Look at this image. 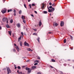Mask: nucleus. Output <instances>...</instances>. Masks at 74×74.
Listing matches in <instances>:
<instances>
[{
    "label": "nucleus",
    "instance_id": "13d9d810",
    "mask_svg": "<svg viewBox=\"0 0 74 74\" xmlns=\"http://www.w3.org/2000/svg\"><path fill=\"white\" fill-rule=\"evenodd\" d=\"M17 73H19V70L17 71Z\"/></svg>",
    "mask_w": 74,
    "mask_h": 74
},
{
    "label": "nucleus",
    "instance_id": "473e14b6",
    "mask_svg": "<svg viewBox=\"0 0 74 74\" xmlns=\"http://www.w3.org/2000/svg\"><path fill=\"white\" fill-rule=\"evenodd\" d=\"M6 23L7 24H8V18L7 19V20H6Z\"/></svg>",
    "mask_w": 74,
    "mask_h": 74
},
{
    "label": "nucleus",
    "instance_id": "774afa93",
    "mask_svg": "<svg viewBox=\"0 0 74 74\" xmlns=\"http://www.w3.org/2000/svg\"><path fill=\"white\" fill-rule=\"evenodd\" d=\"M73 62H74V60L73 61Z\"/></svg>",
    "mask_w": 74,
    "mask_h": 74
},
{
    "label": "nucleus",
    "instance_id": "39448f33",
    "mask_svg": "<svg viewBox=\"0 0 74 74\" xmlns=\"http://www.w3.org/2000/svg\"><path fill=\"white\" fill-rule=\"evenodd\" d=\"M24 44L25 46H27V47H29V44L26 42H24Z\"/></svg>",
    "mask_w": 74,
    "mask_h": 74
},
{
    "label": "nucleus",
    "instance_id": "c03bdc74",
    "mask_svg": "<svg viewBox=\"0 0 74 74\" xmlns=\"http://www.w3.org/2000/svg\"><path fill=\"white\" fill-rule=\"evenodd\" d=\"M34 12L35 14H37V12L36 11H34Z\"/></svg>",
    "mask_w": 74,
    "mask_h": 74
},
{
    "label": "nucleus",
    "instance_id": "052dcab7",
    "mask_svg": "<svg viewBox=\"0 0 74 74\" xmlns=\"http://www.w3.org/2000/svg\"><path fill=\"white\" fill-rule=\"evenodd\" d=\"M68 60V61H70V60Z\"/></svg>",
    "mask_w": 74,
    "mask_h": 74
},
{
    "label": "nucleus",
    "instance_id": "c85d7f7f",
    "mask_svg": "<svg viewBox=\"0 0 74 74\" xmlns=\"http://www.w3.org/2000/svg\"><path fill=\"white\" fill-rule=\"evenodd\" d=\"M17 69H21V67H20V66H18L17 67Z\"/></svg>",
    "mask_w": 74,
    "mask_h": 74
},
{
    "label": "nucleus",
    "instance_id": "393cba45",
    "mask_svg": "<svg viewBox=\"0 0 74 74\" xmlns=\"http://www.w3.org/2000/svg\"><path fill=\"white\" fill-rule=\"evenodd\" d=\"M43 13H44V14H47V12L46 11H44L43 12Z\"/></svg>",
    "mask_w": 74,
    "mask_h": 74
},
{
    "label": "nucleus",
    "instance_id": "7ed1b4c3",
    "mask_svg": "<svg viewBox=\"0 0 74 74\" xmlns=\"http://www.w3.org/2000/svg\"><path fill=\"white\" fill-rule=\"evenodd\" d=\"M14 46H15V48H16V50H17V51H19V48L18 47V46L16 45V44H14Z\"/></svg>",
    "mask_w": 74,
    "mask_h": 74
},
{
    "label": "nucleus",
    "instance_id": "4c0bfd02",
    "mask_svg": "<svg viewBox=\"0 0 74 74\" xmlns=\"http://www.w3.org/2000/svg\"><path fill=\"white\" fill-rule=\"evenodd\" d=\"M49 5H52V3L51 2H50L49 3Z\"/></svg>",
    "mask_w": 74,
    "mask_h": 74
},
{
    "label": "nucleus",
    "instance_id": "4d7b16f0",
    "mask_svg": "<svg viewBox=\"0 0 74 74\" xmlns=\"http://www.w3.org/2000/svg\"><path fill=\"white\" fill-rule=\"evenodd\" d=\"M49 34H51V32H49Z\"/></svg>",
    "mask_w": 74,
    "mask_h": 74
},
{
    "label": "nucleus",
    "instance_id": "603ef678",
    "mask_svg": "<svg viewBox=\"0 0 74 74\" xmlns=\"http://www.w3.org/2000/svg\"><path fill=\"white\" fill-rule=\"evenodd\" d=\"M28 2H30V0H28Z\"/></svg>",
    "mask_w": 74,
    "mask_h": 74
},
{
    "label": "nucleus",
    "instance_id": "680f3d73",
    "mask_svg": "<svg viewBox=\"0 0 74 74\" xmlns=\"http://www.w3.org/2000/svg\"><path fill=\"white\" fill-rule=\"evenodd\" d=\"M73 69H74V66H73Z\"/></svg>",
    "mask_w": 74,
    "mask_h": 74
},
{
    "label": "nucleus",
    "instance_id": "ea45409f",
    "mask_svg": "<svg viewBox=\"0 0 74 74\" xmlns=\"http://www.w3.org/2000/svg\"><path fill=\"white\" fill-rule=\"evenodd\" d=\"M36 34H37L36 33H34L33 34V35H36Z\"/></svg>",
    "mask_w": 74,
    "mask_h": 74
},
{
    "label": "nucleus",
    "instance_id": "338daca9",
    "mask_svg": "<svg viewBox=\"0 0 74 74\" xmlns=\"http://www.w3.org/2000/svg\"><path fill=\"white\" fill-rule=\"evenodd\" d=\"M52 5H53V4Z\"/></svg>",
    "mask_w": 74,
    "mask_h": 74
},
{
    "label": "nucleus",
    "instance_id": "79ce46f5",
    "mask_svg": "<svg viewBox=\"0 0 74 74\" xmlns=\"http://www.w3.org/2000/svg\"><path fill=\"white\" fill-rule=\"evenodd\" d=\"M16 10H14V11H13V12H14V13H15V11H16Z\"/></svg>",
    "mask_w": 74,
    "mask_h": 74
},
{
    "label": "nucleus",
    "instance_id": "a19ab883",
    "mask_svg": "<svg viewBox=\"0 0 74 74\" xmlns=\"http://www.w3.org/2000/svg\"><path fill=\"white\" fill-rule=\"evenodd\" d=\"M66 65H67V64H64V66H66Z\"/></svg>",
    "mask_w": 74,
    "mask_h": 74
},
{
    "label": "nucleus",
    "instance_id": "37998d69",
    "mask_svg": "<svg viewBox=\"0 0 74 74\" xmlns=\"http://www.w3.org/2000/svg\"><path fill=\"white\" fill-rule=\"evenodd\" d=\"M33 30H34V31H35V32H36V31H37V29H33Z\"/></svg>",
    "mask_w": 74,
    "mask_h": 74
},
{
    "label": "nucleus",
    "instance_id": "423d86ee",
    "mask_svg": "<svg viewBox=\"0 0 74 74\" xmlns=\"http://www.w3.org/2000/svg\"><path fill=\"white\" fill-rule=\"evenodd\" d=\"M6 11H7V10L5 9H4V10H2L1 11V12L3 14H4L6 12Z\"/></svg>",
    "mask_w": 74,
    "mask_h": 74
},
{
    "label": "nucleus",
    "instance_id": "5701e85b",
    "mask_svg": "<svg viewBox=\"0 0 74 74\" xmlns=\"http://www.w3.org/2000/svg\"><path fill=\"white\" fill-rule=\"evenodd\" d=\"M32 71V70H29V71H28V73H30V72Z\"/></svg>",
    "mask_w": 74,
    "mask_h": 74
},
{
    "label": "nucleus",
    "instance_id": "f257e3e1",
    "mask_svg": "<svg viewBox=\"0 0 74 74\" xmlns=\"http://www.w3.org/2000/svg\"><path fill=\"white\" fill-rule=\"evenodd\" d=\"M48 12H53L55 10V8H52V6H50L49 7V8H51V9H49L48 8Z\"/></svg>",
    "mask_w": 74,
    "mask_h": 74
},
{
    "label": "nucleus",
    "instance_id": "e2e57ef3",
    "mask_svg": "<svg viewBox=\"0 0 74 74\" xmlns=\"http://www.w3.org/2000/svg\"><path fill=\"white\" fill-rule=\"evenodd\" d=\"M50 15H51V14H50Z\"/></svg>",
    "mask_w": 74,
    "mask_h": 74
},
{
    "label": "nucleus",
    "instance_id": "f704fd0d",
    "mask_svg": "<svg viewBox=\"0 0 74 74\" xmlns=\"http://www.w3.org/2000/svg\"><path fill=\"white\" fill-rule=\"evenodd\" d=\"M24 6L25 8H27L26 7V5H25V4H24Z\"/></svg>",
    "mask_w": 74,
    "mask_h": 74
},
{
    "label": "nucleus",
    "instance_id": "2eb2a0df",
    "mask_svg": "<svg viewBox=\"0 0 74 74\" xmlns=\"http://www.w3.org/2000/svg\"><path fill=\"white\" fill-rule=\"evenodd\" d=\"M8 33L10 36H11V33H12L11 31H8Z\"/></svg>",
    "mask_w": 74,
    "mask_h": 74
},
{
    "label": "nucleus",
    "instance_id": "a211bd4d",
    "mask_svg": "<svg viewBox=\"0 0 74 74\" xmlns=\"http://www.w3.org/2000/svg\"><path fill=\"white\" fill-rule=\"evenodd\" d=\"M21 36H20L19 38H18V41H21Z\"/></svg>",
    "mask_w": 74,
    "mask_h": 74
},
{
    "label": "nucleus",
    "instance_id": "cd10ccee",
    "mask_svg": "<svg viewBox=\"0 0 74 74\" xmlns=\"http://www.w3.org/2000/svg\"><path fill=\"white\" fill-rule=\"evenodd\" d=\"M64 43H66V39H64Z\"/></svg>",
    "mask_w": 74,
    "mask_h": 74
},
{
    "label": "nucleus",
    "instance_id": "f03ea898",
    "mask_svg": "<svg viewBox=\"0 0 74 74\" xmlns=\"http://www.w3.org/2000/svg\"><path fill=\"white\" fill-rule=\"evenodd\" d=\"M7 70L8 71V74H9V73H11V71L10 69V68L8 67L7 68Z\"/></svg>",
    "mask_w": 74,
    "mask_h": 74
},
{
    "label": "nucleus",
    "instance_id": "aec40b11",
    "mask_svg": "<svg viewBox=\"0 0 74 74\" xmlns=\"http://www.w3.org/2000/svg\"><path fill=\"white\" fill-rule=\"evenodd\" d=\"M51 61L53 62H55V60L53 59H51Z\"/></svg>",
    "mask_w": 74,
    "mask_h": 74
},
{
    "label": "nucleus",
    "instance_id": "58836bf2",
    "mask_svg": "<svg viewBox=\"0 0 74 74\" xmlns=\"http://www.w3.org/2000/svg\"><path fill=\"white\" fill-rule=\"evenodd\" d=\"M32 6H34L35 5V4H32Z\"/></svg>",
    "mask_w": 74,
    "mask_h": 74
},
{
    "label": "nucleus",
    "instance_id": "6e6d98bb",
    "mask_svg": "<svg viewBox=\"0 0 74 74\" xmlns=\"http://www.w3.org/2000/svg\"><path fill=\"white\" fill-rule=\"evenodd\" d=\"M3 0V2H4V1H5V0Z\"/></svg>",
    "mask_w": 74,
    "mask_h": 74
},
{
    "label": "nucleus",
    "instance_id": "dca6fc26",
    "mask_svg": "<svg viewBox=\"0 0 74 74\" xmlns=\"http://www.w3.org/2000/svg\"><path fill=\"white\" fill-rule=\"evenodd\" d=\"M41 25H42V23H41V22L40 21L39 22V26H41Z\"/></svg>",
    "mask_w": 74,
    "mask_h": 74
},
{
    "label": "nucleus",
    "instance_id": "c9c22d12",
    "mask_svg": "<svg viewBox=\"0 0 74 74\" xmlns=\"http://www.w3.org/2000/svg\"><path fill=\"white\" fill-rule=\"evenodd\" d=\"M37 64H38V63H36L34 64L35 66H36V65H37Z\"/></svg>",
    "mask_w": 74,
    "mask_h": 74
},
{
    "label": "nucleus",
    "instance_id": "49530a36",
    "mask_svg": "<svg viewBox=\"0 0 74 74\" xmlns=\"http://www.w3.org/2000/svg\"><path fill=\"white\" fill-rule=\"evenodd\" d=\"M21 34H22V36H23V32H21Z\"/></svg>",
    "mask_w": 74,
    "mask_h": 74
},
{
    "label": "nucleus",
    "instance_id": "c756f323",
    "mask_svg": "<svg viewBox=\"0 0 74 74\" xmlns=\"http://www.w3.org/2000/svg\"><path fill=\"white\" fill-rule=\"evenodd\" d=\"M35 62H36V63H38L39 62V61H38V60H36L35 61Z\"/></svg>",
    "mask_w": 74,
    "mask_h": 74
},
{
    "label": "nucleus",
    "instance_id": "5fc2aeb1",
    "mask_svg": "<svg viewBox=\"0 0 74 74\" xmlns=\"http://www.w3.org/2000/svg\"><path fill=\"white\" fill-rule=\"evenodd\" d=\"M0 30H1V27L0 26Z\"/></svg>",
    "mask_w": 74,
    "mask_h": 74
},
{
    "label": "nucleus",
    "instance_id": "412c9836",
    "mask_svg": "<svg viewBox=\"0 0 74 74\" xmlns=\"http://www.w3.org/2000/svg\"><path fill=\"white\" fill-rule=\"evenodd\" d=\"M10 23H12V22H13V20L12 19H11L10 21Z\"/></svg>",
    "mask_w": 74,
    "mask_h": 74
},
{
    "label": "nucleus",
    "instance_id": "9d476101",
    "mask_svg": "<svg viewBox=\"0 0 74 74\" xmlns=\"http://www.w3.org/2000/svg\"><path fill=\"white\" fill-rule=\"evenodd\" d=\"M44 6H45V5L43 3L42 4V10H44Z\"/></svg>",
    "mask_w": 74,
    "mask_h": 74
},
{
    "label": "nucleus",
    "instance_id": "bb28decb",
    "mask_svg": "<svg viewBox=\"0 0 74 74\" xmlns=\"http://www.w3.org/2000/svg\"><path fill=\"white\" fill-rule=\"evenodd\" d=\"M21 13H22V11L21 10H20L19 11V14H21Z\"/></svg>",
    "mask_w": 74,
    "mask_h": 74
},
{
    "label": "nucleus",
    "instance_id": "a878e982",
    "mask_svg": "<svg viewBox=\"0 0 74 74\" xmlns=\"http://www.w3.org/2000/svg\"><path fill=\"white\" fill-rule=\"evenodd\" d=\"M23 22L24 23H26V21L24 20H23Z\"/></svg>",
    "mask_w": 74,
    "mask_h": 74
},
{
    "label": "nucleus",
    "instance_id": "b1692460",
    "mask_svg": "<svg viewBox=\"0 0 74 74\" xmlns=\"http://www.w3.org/2000/svg\"><path fill=\"white\" fill-rule=\"evenodd\" d=\"M37 40L39 42H40V38H38Z\"/></svg>",
    "mask_w": 74,
    "mask_h": 74
},
{
    "label": "nucleus",
    "instance_id": "f8f14e48",
    "mask_svg": "<svg viewBox=\"0 0 74 74\" xmlns=\"http://www.w3.org/2000/svg\"><path fill=\"white\" fill-rule=\"evenodd\" d=\"M19 44L20 46L22 47V42L20 41L19 42Z\"/></svg>",
    "mask_w": 74,
    "mask_h": 74
},
{
    "label": "nucleus",
    "instance_id": "4be33fe9",
    "mask_svg": "<svg viewBox=\"0 0 74 74\" xmlns=\"http://www.w3.org/2000/svg\"><path fill=\"white\" fill-rule=\"evenodd\" d=\"M11 11H12V10L11 9L10 10H8V12H11Z\"/></svg>",
    "mask_w": 74,
    "mask_h": 74
},
{
    "label": "nucleus",
    "instance_id": "e433bc0d",
    "mask_svg": "<svg viewBox=\"0 0 74 74\" xmlns=\"http://www.w3.org/2000/svg\"><path fill=\"white\" fill-rule=\"evenodd\" d=\"M37 74H41V73L40 72H38Z\"/></svg>",
    "mask_w": 74,
    "mask_h": 74
},
{
    "label": "nucleus",
    "instance_id": "09e8293b",
    "mask_svg": "<svg viewBox=\"0 0 74 74\" xmlns=\"http://www.w3.org/2000/svg\"><path fill=\"white\" fill-rule=\"evenodd\" d=\"M50 67H51L52 68H53V67L52 66H50Z\"/></svg>",
    "mask_w": 74,
    "mask_h": 74
},
{
    "label": "nucleus",
    "instance_id": "69168bd1",
    "mask_svg": "<svg viewBox=\"0 0 74 74\" xmlns=\"http://www.w3.org/2000/svg\"><path fill=\"white\" fill-rule=\"evenodd\" d=\"M27 62H29V61H27Z\"/></svg>",
    "mask_w": 74,
    "mask_h": 74
},
{
    "label": "nucleus",
    "instance_id": "864d4df0",
    "mask_svg": "<svg viewBox=\"0 0 74 74\" xmlns=\"http://www.w3.org/2000/svg\"><path fill=\"white\" fill-rule=\"evenodd\" d=\"M25 66H23V68H25Z\"/></svg>",
    "mask_w": 74,
    "mask_h": 74
},
{
    "label": "nucleus",
    "instance_id": "f3484780",
    "mask_svg": "<svg viewBox=\"0 0 74 74\" xmlns=\"http://www.w3.org/2000/svg\"><path fill=\"white\" fill-rule=\"evenodd\" d=\"M6 26L7 28H10V27L7 24L6 25Z\"/></svg>",
    "mask_w": 74,
    "mask_h": 74
},
{
    "label": "nucleus",
    "instance_id": "20e7f679",
    "mask_svg": "<svg viewBox=\"0 0 74 74\" xmlns=\"http://www.w3.org/2000/svg\"><path fill=\"white\" fill-rule=\"evenodd\" d=\"M7 18L5 17H4L2 19V21L3 22H5L7 20Z\"/></svg>",
    "mask_w": 74,
    "mask_h": 74
},
{
    "label": "nucleus",
    "instance_id": "72a5a7b5",
    "mask_svg": "<svg viewBox=\"0 0 74 74\" xmlns=\"http://www.w3.org/2000/svg\"><path fill=\"white\" fill-rule=\"evenodd\" d=\"M18 74H25L22 73V72H21L20 73H19Z\"/></svg>",
    "mask_w": 74,
    "mask_h": 74
},
{
    "label": "nucleus",
    "instance_id": "6ab92c4d",
    "mask_svg": "<svg viewBox=\"0 0 74 74\" xmlns=\"http://www.w3.org/2000/svg\"><path fill=\"white\" fill-rule=\"evenodd\" d=\"M25 69L26 70H30V69L27 67H26Z\"/></svg>",
    "mask_w": 74,
    "mask_h": 74
},
{
    "label": "nucleus",
    "instance_id": "0e129e2a",
    "mask_svg": "<svg viewBox=\"0 0 74 74\" xmlns=\"http://www.w3.org/2000/svg\"><path fill=\"white\" fill-rule=\"evenodd\" d=\"M71 49H73V48H71Z\"/></svg>",
    "mask_w": 74,
    "mask_h": 74
},
{
    "label": "nucleus",
    "instance_id": "8fccbe9b",
    "mask_svg": "<svg viewBox=\"0 0 74 74\" xmlns=\"http://www.w3.org/2000/svg\"><path fill=\"white\" fill-rule=\"evenodd\" d=\"M31 16H33V17H34V16H33V14H31Z\"/></svg>",
    "mask_w": 74,
    "mask_h": 74
},
{
    "label": "nucleus",
    "instance_id": "2f4dec72",
    "mask_svg": "<svg viewBox=\"0 0 74 74\" xmlns=\"http://www.w3.org/2000/svg\"><path fill=\"white\" fill-rule=\"evenodd\" d=\"M14 67H15L14 69H16L17 68V67L16 66V65H14Z\"/></svg>",
    "mask_w": 74,
    "mask_h": 74
},
{
    "label": "nucleus",
    "instance_id": "3c124183",
    "mask_svg": "<svg viewBox=\"0 0 74 74\" xmlns=\"http://www.w3.org/2000/svg\"><path fill=\"white\" fill-rule=\"evenodd\" d=\"M14 16H15V15H16V13H14Z\"/></svg>",
    "mask_w": 74,
    "mask_h": 74
},
{
    "label": "nucleus",
    "instance_id": "0eeeda50",
    "mask_svg": "<svg viewBox=\"0 0 74 74\" xmlns=\"http://www.w3.org/2000/svg\"><path fill=\"white\" fill-rule=\"evenodd\" d=\"M58 25V24L56 23H53V25L54 26H57Z\"/></svg>",
    "mask_w": 74,
    "mask_h": 74
},
{
    "label": "nucleus",
    "instance_id": "9b49d317",
    "mask_svg": "<svg viewBox=\"0 0 74 74\" xmlns=\"http://www.w3.org/2000/svg\"><path fill=\"white\" fill-rule=\"evenodd\" d=\"M27 51H33V50H32L30 48H27Z\"/></svg>",
    "mask_w": 74,
    "mask_h": 74
},
{
    "label": "nucleus",
    "instance_id": "a18cd8bd",
    "mask_svg": "<svg viewBox=\"0 0 74 74\" xmlns=\"http://www.w3.org/2000/svg\"><path fill=\"white\" fill-rule=\"evenodd\" d=\"M71 39H73V37L71 36Z\"/></svg>",
    "mask_w": 74,
    "mask_h": 74
},
{
    "label": "nucleus",
    "instance_id": "ddd939ff",
    "mask_svg": "<svg viewBox=\"0 0 74 74\" xmlns=\"http://www.w3.org/2000/svg\"><path fill=\"white\" fill-rule=\"evenodd\" d=\"M16 25H17V26L18 27H20V24L19 23H17Z\"/></svg>",
    "mask_w": 74,
    "mask_h": 74
},
{
    "label": "nucleus",
    "instance_id": "1a4fd4ad",
    "mask_svg": "<svg viewBox=\"0 0 74 74\" xmlns=\"http://www.w3.org/2000/svg\"><path fill=\"white\" fill-rule=\"evenodd\" d=\"M36 66H32V68H31V69L32 70H34V69H35L36 68Z\"/></svg>",
    "mask_w": 74,
    "mask_h": 74
},
{
    "label": "nucleus",
    "instance_id": "bf43d9fd",
    "mask_svg": "<svg viewBox=\"0 0 74 74\" xmlns=\"http://www.w3.org/2000/svg\"><path fill=\"white\" fill-rule=\"evenodd\" d=\"M39 59H40V58H39H39H38Z\"/></svg>",
    "mask_w": 74,
    "mask_h": 74
},
{
    "label": "nucleus",
    "instance_id": "7c9ffc66",
    "mask_svg": "<svg viewBox=\"0 0 74 74\" xmlns=\"http://www.w3.org/2000/svg\"><path fill=\"white\" fill-rule=\"evenodd\" d=\"M29 7H30V8H32V6H31V4H30L29 5Z\"/></svg>",
    "mask_w": 74,
    "mask_h": 74
},
{
    "label": "nucleus",
    "instance_id": "6e6552de",
    "mask_svg": "<svg viewBox=\"0 0 74 74\" xmlns=\"http://www.w3.org/2000/svg\"><path fill=\"white\" fill-rule=\"evenodd\" d=\"M64 25V22L62 21H61L60 23V26H63Z\"/></svg>",
    "mask_w": 74,
    "mask_h": 74
},
{
    "label": "nucleus",
    "instance_id": "de8ad7c7",
    "mask_svg": "<svg viewBox=\"0 0 74 74\" xmlns=\"http://www.w3.org/2000/svg\"><path fill=\"white\" fill-rule=\"evenodd\" d=\"M13 51L14 52H15V51H16L15 49H13Z\"/></svg>",
    "mask_w": 74,
    "mask_h": 74
},
{
    "label": "nucleus",
    "instance_id": "4468645a",
    "mask_svg": "<svg viewBox=\"0 0 74 74\" xmlns=\"http://www.w3.org/2000/svg\"><path fill=\"white\" fill-rule=\"evenodd\" d=\"M21 18H22V19H23V20H24V19H25V16H24L22 15Z\"/></svg>",
    "mask_w": 74,
    "mask_h": 74
}]
</instances>
